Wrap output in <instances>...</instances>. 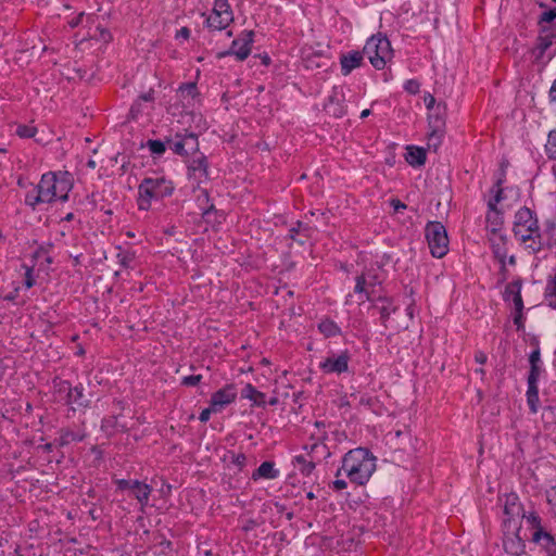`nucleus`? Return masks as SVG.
<instances>
[{
	"label": "nucleus",
	"mask_w": 556,
	"mask_h": 556,
	"mask_svg": "<svg viewBox=\"0 0 556 556\" xmlns=\"http://www.w3.org/2000/svg\"><path fill=\"white\" fill-rule=\"evenodd\" d=\"M351 361V355L348 351H343L340 354L332 353L330 356L326 357L320 364L319 368L325 374H343L349 370V363Z\"/></svg>",
	"instance_id": "nucleus-11"
},
{
	"label": "nucleus",
	"mask_w": 556,
	"mask_h": 556,
	"mask_svg": "<svg viewBox=\"0 0 556 556\" xmlns=\"http://www.w3.org/2000/svg\"><path fill=\"white\" fill-rule=\"evenodd\" d=\"M59 434L58 444L60 446L68 445L72 442H80L86 438L84 430H73L70 428H62Z\"/></svg>",
	"instance_id": "nucleus-22"
},
{
	"label": "nucleus",
	"mask_w": 556,
	"mask_h": 556,
	"mask_svg": "<svg viewBox=\"0 0 556 556\" xmlns=\"http://www.w3.org/2000/svg\"><path fill=\"white\" fill-rule=\"evenodd\" d=\"M545 151L549 159L556 160V130L549 131L547 142L545 144Z\"/></svg>",
	"instance_id": "nucleus-40"
},
{
	"label": "nucleus",
	"mask_w": 556,
	"mask_h": 556,
	"mask_svg": "<svg viewBox=\"0 0 556 556\" xmlns=\"http://www.w3.org/2000/svg\"><path fill=\"white\" fill-rule=\"evenodd\" d=\"M556 18V8H553L546 12H544L540 17V23L546 22L549 23Z\"/></svg>",
	"instance_id": "nucleus-55"
},
{
	"label": "nucleus",
	"mask_w": 556,
	"mask_h": 556,
	"mask_svg": "<svg viewBox=\"0 0 556 556\" xmlns=\"http://www.w3.org/2000/svg\"><path fill=\"white\" fill-rule=\"evenodd\" d=\"M182 139L185 143L187 159L194 157L195 154H203L202 152L199 151V140L197 135L192 132L184 134Z\"/></svg>",
	"instance_id": "nucleus-32"
},
{
	"label": "nucleus",
	"mask_w": 556,
	"mask_h": 556,
	"mask_svg": "<svg viewBox=\"0 0 556 556\" xmlns=\"http://www.w3.org/2000/svg\"><path fill=\"white\" fill-rule=\"evenodd\" d=\"M53 386L55 393L61 401L65 402L68 396L71 397L72 386L68 381L55 379L53 381Z\"/></svg>",
	"instance_id": "nucleus-36"
},
{
	"label": "nucleus",
	"mask_w": 556,
	"mask_h": 556,
	"mask_svg": "<svg viewBox=\"0 0 556 556\" xmlns=\"http://www.w3.org/2000/svg\"><path fill=\"white\" fill-rule=\"evenodd\" d=\"M527 402L531 413H536L539 409V388L538 386H528Z\"/></svg>",
	"instance_id": "nucleus-37"
},
{
	"label": "nucleus",
	"mask_w": 556,
	"mask_h": 556,
	"mask_svg": "<svg viewBox=\"0 0 556 556\" xmlns=\"http://www.w3.org/2000/svg\"><path fill=\"white\" fill-rule=\"evenodd\" d=\"M147 146L149 148V150L151 151L152 154H155V155H161L165 152L166 148L167 147V143L166 141H161V140H148L147 142Z\"/></svg>",
	"instance_id": "nucleus-42"
},
{
	"label": "nucleus",
	"mask_w": 556,
	"mask_h": 556,
	"mask_svg": "<svg viewBox=\"0 0 556 556\" xmlns=\"http://www.w3.org/2000/svg\"><path fill=\"white\" fill-rule=\"evenodd\" d=\"M356 278H365L366 286L372 287L377 290V287L381 285V279L376 269H368L363 271Z\"/></svg>",
	"instance_id": "nucleus-38"
},
{
	"label": "nucleus",
	"mask_w": 556,
	"mask_h": 556,
	"mask_svg": "<svg viewBox=\"0 0 556 556\" xmlns=\"http://www.w3.org/2000/svg\"><path fill=\"white\" fill-rule=\"evenodd\" d=\"M212 12L222 16H224V14L233 15L227 0H215Z\"/></svg>",
	"instance_id": "nucleus-41"
},
{
	"label": "nucleus",
	"mask_w": 556,
	"mask_h": 556,
	"mask_svg": "<svg viewBox=\"0 0 556 556\" xmlns=\"http://www.w3.org/2000/svg\"><path fill=\"white\" fill-rule=\"evenodd\" d=\"M374 303L375 304L372 305V307L379 312L380 321L384 328H392L393 330L399 332L400 330L406 329L408 327L407 325H394L393 321L390 319L391 315L397 312V307L393 305L391 299L378 295L377 301Z\"/></svg>",
	"instance_id": "nucleus-9"
},
{
	"label": "nucleus",
	"mask_w": 556,
	"mask_h": 556,
	"mask_svg": "<svg viewBox=\"0 0 556 556\" xmlns=\"http://www.w3.org/2000/svg\"><path fill=\"white\" fill-rule=\"evenodd\" d=\"M530 365H540L541 363V352L540 349H534L529 355Z\"/></svg>",
	"instance_id": "nucleus-56"
},
{
	"label": "nucleus",
	"mask_w": 556,
	"mask_h": 556,
	"mask_svg": "<svg viewBox=\"0 0 556 556\" xmlns=\"http://www.w3.org/2000/svg\"><path fill=\"white\" fill-rule=\"evenodd\" d=\"M363 53L376 70H383L393 56L389 39L380 33L367 39Z\"/></svg>",
	"instance_id": "nucleus-5"
},
{
	"label": "nucleus",
	"mask_w": 556,
	"mask_h": 556,
	"mask_svg": "<svg viewBox=\"0 0 556 556\" xmlns=\"http://www.w3.org/2000/svg\"><path fill=\"white\" fill-rule=\"evenodd\" d=\"M115 484L117 486V490L125 491L132 489L134 480H126V479H117L115 480Z\"/></svg>",
	"instance_id": "nucleus-54"
},
{
	"label": "nucleus",
	"mask_w": 556,
	"mask_h": 556,
	"mask_svg": "<svg viewBox=\"0 0 556 556\" xmlns=\"http://www.w3.org/2000/svg\"><path fill=\"white\" fill-rule=\"evenodd\" d=\"M131 493L134 497L139 502L140 510L144 511V507L148 505L150 495L152 493V486L142 481L134 480Z\"/></svg>",
	"instance_id": "nucleus-20"
},
{
	"label": "nucleus",
	"mask_w": 556,
	"mask_h": 556,
	"mask_svg": "<svg viewBox=\"0 0 556 556\" xmlns=\"http://www.w3.org/2000/svg\"><path fill=\"white\" fill-rule=\"evenodd\" d=\"M186 162L188 178L193 180L197 187L208 179V161L204 154H195Z\"/></svg>",
	"instance_id": "nucleus-7"
},
{
	"label": "nucleus",
	"mask_w": 556,
	"mask_h": 556,
	"mask_svg": "<svg viewBox=\"0 0 556 556\" xmlns=\"http://www.w3.org/2000/svg\"><path fill=\"white\" fill-rule=\"evenodd\" d=\"M97 30L99 31V36L97 35H91L92 38H96V39H99V40H102L104 42H108L111 40L112 36L110 34V31L101 26H97Z\"/></svg>",
	"instance_id": "nucleus-52"
},
{
	"label": "nucleus",
	"mask_w": 556,
	"mask_h": 556,
	"mask_svg": "<svg viewBox=\"0 0 556 556\" xmlns=\"http://www.w3.org/2000/svg\"><path fill=\"white\" fill-rule=\"evenodd\" d=\"M319 331L327 338L340 334V327L331 319L326 318L318 324Z\"/></svg>",
	"instance_id": "nucleus-34"
},
{
	"label": "nucleus",
	"mask_w": 556,
	"mask_h": 556,
	"mask_svg": "<svg viewBox=\"0 0 556 556\" xmlns=\"http://www.w3.org/2000/svg\"><path fill=\"white\" fill-rule=\"evenodd\" d=\"M15 132L21 138H33L37 132V128L30 125H18Z\"/></svg>",
	"instance_id": "nucleus-44"
},
{
	"label": "nucleus",
	"mask_w": 556,
	"mask_h": 556,
	"mask_svg": "<svg viewBox=\"0 0 556 556\" xmlns=\"http://www.w3.org/2000/svg\"><path fill=\"white\" fill-rule=\"evenodd\" d=\"M279 477V470L275 468L273 462H263L252 473L253 480L267 479L273 480Z\"/></svg>",
	"instance_id": "nucleus-23"
},
{
	"label": "nucleus",
	"mask_w": 556,
	"mask_h": 556,
	"mask_svg": "<svg viewBox=\"0 0 556 556\" xmlns=\"http://www.w3.org/2000/svg\"><path fill=\"white\" fill-rule=\"evenodd\" d=\"M528 522L534 528V531L538 530V528H543L541 526V519L535 513H531L528 517Z\"/></svg>",
	"instance_id": "nucleus-57"
},
{
	"label": "nucleus",
	"mask_w": 556,
	"mask_h": 556,
	"mask_svg": "<svg viewBox=\"0 0 556 556\" xmlns=\"http://www.w3.org/2000/svg\"><path fill=\"white\" fill-rule=\"evenodd\" d=\"M232 21L233 15L224 14V16H222L217 13L211 12L205 23L212 30H223L226 29Z\"/></svg>",
	"instance_id": "nucleus-24"
},
{
	"label": "nucleus",
	"mask_w": 556,
	"mask_h": 556,
	"mask_svg": "<svg viewBox=\"0 0 556 556\" xmlns=\"http://www.w3.org/2000/svg\"><path fill=\"white\" fill-rule=\"evenodd\" d=\"M390 205L393 207L394 212H400L401 210H405L406 205L400 201L399 199H391Z\"/></svg>",
	"instance_id": "nucleus-59"
},
{
	"label": "nucleus",
	"mask_w": 556,
	"mask_h": 556,
	"mask_svg": "<svg viewBox=\"0 0 556 556\" xmlns=\"http://www.w3.org/2000/svg\"><path fill=\"white\" fill-rule=\"evenodd\" d=\"M504 180H505V173L503 172L501 177L496 180V182L493 187L492 191H494V197L488 203L489 210H497V207H496L497 204L503 201L504 190L502 188V185L504 184Z\"/></svg>",
	"instance_id": "nucleus-33"
},
{
	"label": "nucleus",
	"mask_w": 556,
	"mask_h": 556,
	"mask_svg": "<svg viewBox=\"0 0 556 556\" xmlns=\"http://www.w3.org/2000/svg\"><path fill=\"white\" fill-rule=\"evenodd\" d=\"M551 101L556 102V79L554 80L551 90H549Z\"/></svg>",
	"instance_id": "nucleus-64"
},
{
	"label": "nucleus",
	"mask_w": 556,
	"mask_h": 556,
	"mask_svg": "<svg viewBox=\"0 0 556 556\" xmlns=\"http://www.w3.org/2000/svg\"><path fill=\"white\" fill-rule=\"evenodd\" d=\"M488 239L494 254V257L501 264V270H506V257H507V237L504 233H491L488 235Z\"/></svg>",
	"instance_id": "nucleus-13"
},
{
	"label": "nucleus",
	"mask_w": 556,
	"mask_h": 556,
	"mask_svg": "<svg viewBox=\"0 0 556 556\" xmlns=\"http://www.w3.org/2000/svg\"><path fill=\"white\" fill-rule=\"evenodd\" d=\"M174 185L164 176L146 177L138 187V208L148 211L152 200H162L172 195Z\"/></svg>",
	"instance_id": "nucleus-4"
},
{
	"label": "nucleus",
	"mask_w": 556,
	"mask_h": 556,
	"mask_svg": "<svg viewBox=\"0 0 556 556\" xmlns=\"http://www.w3.org/2000/svg\"><path fill=\"white\" fill-rule=\"evenodd\" d=\"M118 263L125 267H131L134 261H135V253L130 251H121L117 254Z\"/></svg>",
	"instance_id": "nucleus-43"
},
{
	"label": "nucleus",
	"mask_w": 556,
	"mask_h": 556,
	"mask_svg": "<svg viewBox=\"0 0 556 556\" xmlns=\"http://www.w3.org/2000/svg\"><path fill=\"white\" fill-rule=\"evenodd\" d=\"M33 271H34L33 267H26L24 285L27 289L31 288L36 282Z\"/></svg>",
	"instance_id": "nucleus-53"
},
{
	"label": "nucleus",
	"mask_w": 556,
	"mask_h": 556,
	"mask_svg": "<svg viewBox=\"0 0 556 556\" xmlns=\"http://www.w3.org/2000/svg\"><path fill=\"white\" fill-rule=\"evenodd\" d=\"M488 357H486V354L482 351H478L476 354H475V361L478 363V364H481L483 365L485 362H486Z\"/></svg>",
	"instance_id": "nucleus-61"
},
{
	"label": "nucleus",
	"mask_w": 556,
	"mask_h": 556,
	"mask_svg": "<svg viewBox=\"0 0 556 556\" xmlns=\"http://www.w3.org/2000/svg\"><path fill=\"white\" fill-rule=\"evenodd\" d=\"M37 187L46 203L58 200L64 202L73 188V176L68 172H49L41 176Z\"/></svg>",
	"instance_id": "nucleus-3"
},
{
	"label": "nucleus",
	"mask_w": 556,
	"mask_h": 556,
	"mask_svg": "<svg viewBox=\"0 0 556 556\" xmlns=\"http://www.w3.org/2000/svg\"><path fill=\"white\" fill-rule=\"evenodd\" d=\"M213 413H216L215 410L212 409V404L210 403V406L207 408H204L201 413H200V416H199V420L201 422H206L210 420L211 418V415Z\"/></svg>",
	"instance_id": "nucleus-58"
},
{
	"label": "nucleus",
	"mask_w": 556,
	"mask_h": 556,
	"mask_svg": "<svg viewBox=\"0 0 556 556\" xmlns=\"http://www.w3.org/2000/svg\"><path fill=\"white\" fill-rule=\"evenodd\" d=\"M241 396L243 399H248L253 402L256 406H264L266 404V395L258 391L251 383H247L244 388L241 390Z\"/></svg>",
	"instance_id": "nucleus-25"
},
{
	"label": "nucleus",
	"mask_w": 556,
	"mask_h": 556,
	"mask_svg": "<svg viewBox=\"0 0 556 556\" xmlns=\"http://www.w3.org/2000/svg\"><path fill=\"white\" fill-rule=\"evenodd\" d=\"M84 15H85V14H84V12H81L79 15H77L76 17H74L73 20H71V21L68 22L70 27H71V28H75V27H77V26L80 24V22H81V20H83V17H84Z\"/></svg>",
	"instance_id": "nucleus-63"
},
{
	"label": "nucleus",
	"mask_w": 556,
	"mask_h": 556,
	"mask_svg": "<svg viewBox=\"0 0 556 556\" xmlns=\"http://www.w3.org/2000/svg\"><path fill=\"white\" fill-rule=\"evenodd\" d=\"M445 134V121L439 114L429 115L427 149L437 152Z\"/></svg>",
	"instance_id": "nucleus-10"
},
{
	"label": "nucleus",
	"mask_w": 556,
	"mask_h": 556,
	"mask_svg": "<svg viewBox=\"0 0 556 556\" xmlns=\"http://www.w3.org/2000/svg\"><path fill=\"white\" fill-rule=\"evenodd\" d=\"M346 485L348 484H346L345 480H343V479H336L332 482V489L336 491H341V490L345 489Z\"/></svg>",
	"instance_id": "nucleus-60"
},
{
	"label": "nucleus",
	"mask_w": 556,
	"mask_h": 556,
	"mask_svg": "<svg viewBox=\"0 0 556 556\" xmlns=\"http://www.w3.org/2000/svg\"><path fill=\"white\" fill-rule=\"evenodd\" d=\"M542 252L556 245V218H549L544 223L543 232L540 231Z\"/></svg>",
	"instance_id": "nucleus-18"
},
{
	"label": "nucleus",
	"mask_w": 556,
	"mask_h": 556,
	"mask_svg": "<svg viewBox=\"0 0 556 556\" xmlns=\"http://www.w3.org/2000/svg\"><path fill=\"white\" fill-rule=\"evenodd\" d=\"M363 51L352 50L340 55L341 73L348 76L353 70L358 68L363 65L364 61Z\"/></svg>",
	"instance_id": "nucleus-16"
},
{
	"label": "nucleus",
	"mask_w": 556,
	"mask_h": 556,
	"mask_svg": "<svg viewBox=\"0 0 556 556\" xmlns=\"http://www.w3.org/2000/svg\"><path fill=\"white\" fill-rule=\"evenodd\" d=\"M236 399L237 388L233 383H228L212 394L210 403L213 410L222 412L226 406L233 403Z\"/></svg>",
	"instance_id": "nucleus-12"
},
{
	"label": "nucleus",
	"mask_w": 556,
	"mask_h": 556,
	"mask_svg": "<svg viewBox=\"0 0 556 556\" xmlns=\"http://www.w3.org/2000/svg\"><path fill=\"white\" fill-rule=\"evenodd\" d=\"M519 530L511 535H506L503 541L505 552L513 556H521L526 549L525 541L519 536Z\"/></svg>",
	"instance_id": "nucleus-19"
},
{
	"label": "nucleus",
	"mask_w": 556,
	"mask_h": 556,
	"mask_svg": "<svg viewBox=\"0 0 556 556\" xmlns=\"http://www.w3.org/2000/svg\"><path fill=\"white\" fill-rule=\"evenodd\" d=\"M556 39V29L549 26H542L540 29L539 37L536 39V46L534 53L538 60H540L546 50L553 45Z\"/></svg>",
	"instance_id": "nucleus-15"
},
{
	"label": "nucleus",
	"mask_w": 556,
	"mask_h": 556,
	"mask_svg": "<svg viewBox=\"0 0 556 556\" xmlns=\"http://www.w3.org/2000/svg\"><path fill=\"white\" fill-rule=\"evenodd\" d=\"M166 143L168 149L172 150L175 154L185 156L187 159L182 134H176L174 138L167 139Z\"/></svg>",
	"instance_id": "nucleus-35"
},
{
	"label": "nucleus",
	"mask_w": 556,
	"mask_h": 556,
	"mask_svg": "<svg viewBox=\"0 0 556 556\" xmlns=\"http://www.w3.org/2000/svg\"><path fill=\"white\" fill-rule=\"evenodd\" d=\"M354 293L358 295L359 304L365 301L376 302L379 295L375 288L366 286L365 278H355Z\"/></svg>",
	"instance_id": "nucleus-21"
},
{
	"label": "nucleus",
	"mask_w": 556,
	"mask_h": 556,
	"mask_svg": "<svg viewBox=\"0 0 556 556\" xmlns=\"http://www.w3.org/2000/svg\"><path fill=\"white\" fill-rule=\"evenodd\" d=\"M117 427V417L111 416L104 418L101 422V429L108 433L109 437L113 434V429Z\"/></svg>",
	"instance_id": "nucleus-45"
},
{
	"label": "nucleus",
	"mask_w": 556,
	"mask_h": 556,
	"mask_svg": "<svg viewBox=\"0 0 556 556\" xmlns=\"http://www.w3.org/2000/svg\"><path fill=\"white\" fill-rule=\"evenodd\" d=\"M419 88L420 84L416 79H408L404 85V89L412 94L419 92Z\"/></svg>",
	"instance_id": "nucleus-49"
},
{
	"label": "nucleus",
	"mask_w": 556,
	"mask_h": 556,
	"mask_svg": "<svg viewBox=\"0 0 556 556\" xmlns=\"http://www.w3.org/2000/svg\"><path fill=\"white\" fill-rule=\"evenodd\" d=\"M426 239L433 257L441 258L448 252V237L441 222H429L425 228Z\"/></svg>",
	"instance_id": "nucleus-6"
},
{
	"label": "nucleus",
	"mask_w": 556,
	"mask_h": 556,
	"mask_svg": "<svg viewBox=\"0 0 556 556\" xmlns=\"http://www.w3.org/2000/svg\"><path fill=\"white\" fill-rule=\"evenodd\" d=\"M406 161L409 165L421 166L426 162V151L419 147H407Z\"/></svg>",
	"instance_id": "nucleus-29"
},
{
	"label": "nucleus",
	"mask_w": 556,
	"mask_h": 556,
	"mask_svg": "<svg viewBox=\"0 0 556 556\" xmlns=\"http://www.w3.org/2000/svg\"><path fill=\"white\" fill-rule=\"evenodd\" d=\"M253 37L254 33L252 30L242 31L239 38L232 41L230 49L219 53L218 56L236 55L239 61H244L251 53Z\"/></svg>",
	"instance_id": "nucleus-8"
},
{
	"label": "nucleus",
	"mask_w": 556,
	"mask_h": 556,
	"mask_svg": "<svg viewBox=\"0 0 556 556\" xmlns=\"http://www.w3.org/2000/svg\"><path fill=\"white\" fill-rule=\"evenodd\" d=\"M532 542L538 544L547 556H556V540L544 528H538L532 534Z\"/></svg>",
	"instance_id": "nucleus-14"
},
{
	"label": "nucleus",
	"mask_w": 556,
	"mask_h": 556,
	"mask_svg": "<svg viewBox=\"0 0 556 556\" xmlns=\"http://www.w3.org/2000/svg\"><path fill=\"white\" fill-rule=\"evenodd\" d=\"M486 231L488 235L491 233H501V228L503 225V216L498 210H489L486 217Z\"/></svg>",
	"instance_id": "nucleus-26"
},
{
	"label": "nucleus",
	"mask_w": 556,
	"mask_h": 556,
	"mask_svg": "<svg viewBox=\"0 0 556 556\" xmlns=\"http://www.w3.org/2000/svg\"><path fill=\"white\" fill-rule=\"evenodd\" d=\"M504 300H511L515 306V311L522 312L523 301L521 298V280H514L506 286L504 291Z\"/></svg>",
	"instance_id": "nucleus-17"
},
{
	"label": "nucleus",
	"mask_w": 556,
	"mask_h": 556,
	"mask_svg": "<svg viewBox=\"0 0 556 556\" xmlns=\"http://www.w3.org/2000/svg\"><path fill=\"white\" fill-rule=\"evenodd\" d=\"M376 403H377V399L376 397H372V396H369V395H366V394L361 395L359 400H358V404L361 406H365V407H368V408H372Z\"/></svg>",
	"instance_id": "nucleus-50"
},
{
	"label": "nucleus",
	"mask_w": 556,
	"mask_h": 556,
	"mask_svg": "<svg viewBox=\"0 0 556 556\" xmlns=\"http://www.w3.org/2000/svg\"><path fill=\"white\" fill-rule=\"evenodd\" d=\"M513 231L529 253L542 252L541 230L535 212L527 206L520 207L515 214Z\"/></svg>",
	"instance_id": "nucleus-2"
},
{
	"label": "nucleus",
	"mask_w": 556,
	"mask_h": 556,
	"mask_svg": "<svg viewBox=\"0 0 556 556\" xmlns=\"http://www.w3.org/2000/svg\"><path fill=\"white\" fill-rule=\"evenodd\" d=\"M343 470L351 482L364 485L368 482L376 470V457L364 447L349 451L342 460V466L338 469L336 477H339Z\"/></svg>",
	"instance_id": "nucleus-1"
},
{
	"label": "nucleus",
	"mask_w": 556,
	"mask_h": 556,
	"mask_svg": "<svg viewBox=\"0 0 556 556\" xmlns=\"http://www.w3.org/2000/svg\"><path fill=\"white\" fill-rule=\"evenodd\" d=\"M231 462L235 466H237L239 469H242L247 463V457L243 453L239 454H231Z\"/></svg>",
	"instance_id": "nucleus-51"
},
{
	"label": "nucleus",
	"mask_w": 556,
	"mask_h": 556,
	"mask_svg": "<svg viewBox=\"0 0 556 556\" xmlns=\"http://www.w3.org/2000/svg\"><path fill=\"white\" fill-rule=\"evenodd\" d=\"M65 404H68V405L75 404L78 407H88L89 406L90 400L85 396L84 387L81 384L72 387L71 397L68 396L66 399Z\"/></svg>",
	"instance_id": "nucleus-27"
},
{
	"label": "nucleus",
	"mask_w": 556,
	"mask_h": 556,
	"mask_svg": "<svg viewBox=\"0 0 556 556\" xmlns=\"http://www.w3.org/2000/svg\"><path fill=\"white\" fill-rule=\"evenodd\" d=\"M141 101L152 102L154 101V90L150 89L148 92L142 93L138 97V100L130 106L129 115L132 119H137L142 112Z\"/></svg>",
	"instance_id": "nucleus-30"
},
{
	"label": "nucleus",
	"mask_w": 556,
	"mask_h": 556,
	"mask_svg": "<svg viewBox=\"0 0 556 556\" xmlns=\"http://www.w3.org/2000/svg\"><path fill=\"white\" fill-rule=\"evenodd\" d=\"M541 375V366L540 365H530V370L528 375V386H538V381Z\"/></svg>",
	"instance_id": "nucleus-46"
},
{
	"label": "nucleus",
	"mask_w": 556,
	"mask_h": 556,
	"mask_svg": "<svg viewBox=\"0 0 556 556\" xmlns=\"http://www.w3.org/2000/svg\"><path fill=\"white\" fill-rule=\"evenodd\" d=\"M292 465L294 468H298L299 471L303 475V476H309L316 465L315 463L313 462L312 457H307L305 455H296L293 457L292 459Z\"/></svg>",
	"instance_id": "nucleus-28"
},
{
	"label": "nucleus",
	"mask_w": 556,
	"mask_h": 556,
	"mask_svg": "<svg viewBox=\"0 0 556 556\" xmlns=\"http://www.w3.org/2000/svg\"><path fill=\"white\" fill-rule=\"evenodd\" d=\"M25 203L27 205L31 206L33 208H35L36 205H38L40 203H46L43 201L42 193H40V190L37 186L33 191H30L26 194Z\"/></svg>",
	"instance_id": "nucleus-39"
},
{
	"label": "nucleus",
	"mask_w": 556,
	"mask_h": 556,
	"mask_svg": "<svg viewBox=\"0 0 556 556\" xmlns=\"http://www.w3.org/2000/svg\"><path fill=\"white\" fill-rule=\"evenodd\" d=\"M189 37H190V29L188 27H181L176 34V38L188 39Z\"/></svg>",
	"instance_id": "nucleus-62"
},
{
	"label": "nucleus",
	"mask_w": 556,
	"mask_h": 556,
	"mask_svg": "<svg viewBox=\"0 0 556 556\" xmlns=\"http://www.w3.org/2000/svg\"><path fill=\"white\" fill-rule=\"evenodd\" d=\"M312 228L302 222L298 220L293 227L289 229V238L298 241L300 244H304V239H296V235H301L303 238L307 239L311 237Z\"/></svg>",
	"instance_id": "nucleus-31"
},
{
	"label": "nucleus",
	"mask_w": 556,
	"mask_h": 556,
	"mask_svg": "<svg viewBox=\"0 0 556 556\" xmlns=\"http://www.w3.org/2000/svg\"><path fill=\"white\" fill-rule=\"evenodd\" d=\"M179 91L182 94H187V96H190L191 98H194L197 94V85L194 83L184 84L179 87Z\"/></svg>",
	"instance_id": "nucleus-48"
},
{
	"label": "nucleus",
	"mask_w": 556,
	"mask_h": 556,
	"mask_svg": "<svg viewBox=\"0 0 556 556\" xmlns=\"http://www.w3.org/2000/svg\"><path fill=\"white\" fill-rule=\"evenodd\" d=\"M202 380V375H191L186 376L181 380V384L186 387H195L198 386Z\"/></svg>",
	"instance_id": "nucleus-47"
}]
</instances>
